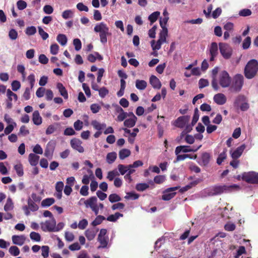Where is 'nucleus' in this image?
Segmentation results:
<instances>
[{
	"label": "nucleus",
	"instance_id": "1",
	"mask_svg": "<svg viewBox=\"0 0 258 258\" xmlns=\"http://www.w3.org/2000/svg\"><path fill=\"white\" fill-rule=\"evenodd\" d=\"M240 189L238 185L234 184L230 185H215L206 190L207 195L209 196H214L221 195L224 192H229Z\"/></svg>",
	"mask_w": 258,
	"mask_h": 258
},
{
	"label": "nucleus",
	"instance_id": "2",
	"mask_svg": "<svg viewBox=\"0 0 258 258\" xmlns=\"http://www.w3.org/2000/svg\"><path fill=\"white\" fill-rule=\"evenodd\" d=\"M258 73V61L256 59H252L249 60L244 69V75L247 79L254 78Z\"/></svg>",
	"mask_w": 258,
	"mask_h": 258
},
{
	"label": "nucleus",
	"instance_id": "3",
	"mask_svg": "<svg viewBox=\"0 0 258 258\" xmlns=\"http://www.w3.org/2000/svg\"><path fill=\"white\" fill-rule=\"evenodd\" d=\"M94 31L96 33H99L100 42L103 44L107 42V36L111 35L109 27L104 22L97 24L94 27Z\"/></svg>",
	"mask_w": 258,
	"mask_h": 258
},
{
	"label": "nucleus",
	"instance_id": "4",
	"mask_svg": "<svg viewBox=\"0 0 258 258\" xmlns=\"http://www.w3.org/2000/svg\"><path fill=\"white\" fill-rule=\"evenodd\" d=\"M243 84V76L241 74H237L233 77L232 81L231 80L229 90L232 92H239L241 91Z\"/></svg>",
	"mask_w": 258,
	"mask_h": 258
},
{
	"label": "nucleus",
	"instance_id": "5",
	"mask_svg": "<svg viewBox=\"0 0 258 258\" xmlns=\"http://www.w3.org/2000/svg\"><path fill=\"white\" fill-rule=\"evenodd\" d=\"M84 200V204L87 208H90L95 215L98 214V206L97 204V198L95 196H93L87 200L81 199L80 202Z\"/></svg>",
	"mask_w": 258,
	"mask_h": 258
},
{
	"label": "nucleus",
	"instance_id": "6",
	"mask_svg": "<svg viewBox=\"0 0 258 258\" xmlns=\"http://www.w3.org/2000/svg\"><path fill=\"white\" fill-rule=\"evenodd\" d=\"M218 81L222 88H229L231 83V78L227 71H222L219 74Z\"/></svg>",
	"mask_w": 258,
	"mask_h": 258
},
{
	"label": "nucleus",
	"instance_id": "7",
	"mask_svg": "<svg viewBox=\"0 0 258 258\" xmlns=\"http://www.w3.org/2000/svg\"><path fill=\"white\" fill-rule=\"evenodd\" d=\"M241 178L242 180L248 183H258V173L254 172H244Z\"/></svg>",
	"mask_w": 258,
	"mask_h": 258
},
{
	"label": "nucleus",
	"instance_id": "8",
	"mask_svg": "<svg viewBox=\"0 0 258 258\" xmlns=\"http://www.w3.org/2000/svg\"><path fill=\"white\" fill-rule=\"evenodd\" d=\"M219 50L222 56L226 59L230 58L232 54L231 47L227 43H219Z\"/></svg>",
	"mask_w": 258,
	"mask_h": 258
},
{
	"label": "nucleus",
	"instance_id": "9",
	"mask_svg": "<svg viewBox=\"0 0 258 258\" xmlns=\"http://www.w3.org/2000/svg\"><path fill=\"white\" fill-rule=\"evenodd\" d=\"M41 229L43 231L53 232L55 230L56 221L54 218L41 223Z\"/></svg>",
	"mask_w": 258,
	"mask_h": 258
},
{
	"label": "nucleus",
	"instance_id": "10",
	"mask_svg": "<svg viewBox=\"0 0 258 258\" xmlns=\"http://www.w3.org/2000/svg\"><path fill=\"white\" fill-rule=\"evenodd\" d=\"M212 159V156L210 153L203 152L198 161V163L202 166H207Z\"/></svg>",
	"mask_w": 258,
	"mask_h": 258
},
{
	"label": "nucleus",
	"instance_id": "11",
	"mask_svg": "<svg viewBox=\"0 0 258 258\" xmlns=\"http://www.w3.org/2000/svg\"><path fill=\"white\" fill-rule=\"evenodd\" d=\"M201 145L197 147H191L189 146H177L175 150V153L176 155L179 154L181 152H183L184 153H187L190 152H196L201 147Z\"/></svg>",
	"mask_w": 258,
	"mask_h": 258
},
{
	"label": "nucleus",
	"instance_id": "12",
	"mask_svg": "<svg viewBox=\"0 0 258 258\" xmlns=\"http://www.w3.org/2000/svg\"><path fill=\"white\" fill-rule=\"evenodd\" d=\"M179 187V186H175L166 189L164 191L163 195L162 196V200L164 201H169L173 198L176 194L173 191L178 189Z\"/></svg>",
	"mask_w": 258,
	"mask_h": 258
},
{
	"label": "nucleus",
	"instance_id": "13",
	"mask_svg": "<svg viewBox=\"0 0 258 258\" xmlns=\"http://www.w3.org/2000/svg\"><path fill=\"white\" fill-rule=\"evenodd\" d=\"M190 116L184 115L178 117L174 122L173 125L178 128H183L185 124L189 121Z\"/></svg>",
	"mask_w": 258,
	"mask_h": 258
},
{
	"label": "nucleus",
	"instance_id": "14",
	"mask_svg": "<svg viewBox=\"0 0 258 258\" xmlns=\"http://www.w3.org/2000/svg\"><path fill=\"white\" fill-rule=\"evenodd\" d=\"M82 141L77 138H74L71 140L70 142V144L71 147L78 151L79 153H83L84 152V149L83 146H82Z\"/></svg>",
	"mask_w": 258,
	"mask_h": 258
},
{
	"label": "nucleus",
	"instance_id": "15",
	"mask_svg": "<svg viewBox=\"0 0 258 258\" xmlns=\"http://www.w3.org/2000/svg\"><path fill=\"white\" fill-rule=\"evenodd\" d=\"M210 61H213L215 60V58L217 57L218 54V45L216 42H212L211 44L210 49Z\"/></svg>",
	"mask_w": 258,
	"mask_h": 258
},
{
	"label": "nucleus",
	"instance_id": "16",
	"mask_svg": "<svg viewBox=\"0 0 258 258\" xmlns=\"http://www.w3.org/2000/svg\"><path fill=\"white\" fill-rule=\"evenodd\" d=\"M219 71V68L218 67H215L212 71V86L215 91H218L219 89V87L217 81L216 80V76Z\"/></svg>",
	"mask_w": 258,
	"mask_h": 258
},
{
	"label": "nucleus",
	"instance_id": "17",
	"mask_svg": "<svg viewBox=\"0 0 258 258\" xmlns=\"http://www.w3.org/2000/svg\"><path fill=\"white\" fill-rule=\"evenodd\" d=\"M54 148V144L51 142H49L46 145V149H45L44 156L49 159L52 158Z\"/></svg>",
	"mask_w": 258,
	"mask_h": 258
},
{
	"label": "nucleus",
	"instance_id": "18",
	"mask_svg": "<svg viewBox=\"0 0 258 258\" xmlns=\"http://www.w3.org/2000/svg\"><path fill=\"white\" fill-rule=\"evenodd\" d=\"M214 101L218 105H223L226 102V97L222 93H218L214 96Z\"/></svg>",
	"mask_w": 258,
	"mask_h": 258
},
{
	"label": "nucleus",
	"instance_id": "19",
	"mask_svg": "<svg viewBox=\"0 0 258 258\" xmlns=\"http://www.w3.org/2000/svg\"><path fill=\"white\" fill-rule=\"evenodd\" d=\"M245 148V145L243 144L237 147L231 154V157L233 159L238 158L242 154Z\"/></svg>",
	"mask_w": 258,
	"mask_h": 258
},
{
	"label": "nucleus",
	"instance_id": "20",
	"mask_svg": "<svg viewBox=\"0 0 258 258\" xmlns=\"http://www.w3.org/2000/svg\"><path fill=\"white\" fill-rule=\"evenodd\" d=\"M150 83L154 89H160L162 86L159 79L154 75L150 77Z\"/></svg>",
	"mask_w": 258,
	"mask_h": 258
},
{
	"label": "nucleus",
	"instance_id": "21",
	"mask_svg": "<svg viewBox=\"0 0 258 258\" xmlns=\"http://www.w3.org/2000/svg\"><path fill=\"white\" fill-rule=\"evenodd\" d=\"M97 231L98 230H96L94 228L88 229L87 230H86L85 235L87 239L89 241H91L95 238Z\"/></svg>",
	"mask_w": 258,
	"mask_h": 258
},
{
	"label": "nucleus",
	"instance_id": "22",
	"mask_svg": "<svg viewBox=\"0 0 258 258\" xmlns=\"http://www.w3.org/2000/svg\"><path fill=\"white\" fill-rule=\"evenodd\" d=\"M13 243L18 245H22L25 241L24 235H13L12 237Z\"/></svg>",
	"mask_w": 258,
	"mask_h": 258
},
{
	"label": "nucleus",
	"instance_id": "23",
	"mask_svg": "<svg viewBox=\"0 0 258 258\" xmlns=\"http://www.w3.org/2000/svg\"><path fill=\"white\" fill-rule=\"evenodd\" d=\"M32 120L34 124L37 125H39L42 123V118L38 111L35 110L33 112Z\"/></svg>",
	"mask_w": 258,
	"mask_h": 258
},
{
	"label": "nucleus",
	"instance_id": "24",
	"mask_svg": "<svg viewBox=\"0 0 258 258\" xmlns=\"http://www.w3.org/2000/svg\"><path fill=\"white\" fill-rule=\"evenodd\" d=\"M56 87L59 91L60 95L65 99H67L68 98V92L63 86V84L61 83H58L56 85Z\"/></svg>",
	"mask_w": 258,
	"mask_h": 258
},
{
	"label": "nucleus",
	"instance_id": "25",
	"mask_svg": "<svg viewBox=\"0 0 258 258\" xmlns=\"http://www.w3.org/2000/svg\"><path fill=\"white\" fill-rule=\"evenodd\" d=\"M134 116V117H130L124 120L123 124L125 126L127 127H132L135 125L137 120V117L136 116Z\"/></svg>",
	"mask_w": 258,
	"mask_h": 258
},
{
	"label": "nucleus",
	"instance_id": "26",
	"mask_svg": "<svg viewBox=\"0 0 258 258\" xmlns=\"http://www.w3.org/2000/svg\"><path fill=\"white\" fill-rule=\"evenodd\" d=\"M29 161L31 165L33 166H36L38 163L39 159V156L35 155L33 153H31L29 155Z\"/></svg>",
	"mask_w": 258,
	"mask_h": 258
},
{
	"label": "nucleus",
	"instance_id": "27",
	"mask_svg": "<svg viewBox=\"0 0 258 258\" xmlns=\"http://www.w3.org/2000/svg\"><path fill=\"white\" fill-rule=\"evenodd\" d=\"M147 86V82L144 80H137L136 81V88L140 90H144Z\"/></svg>",
	"mask_w": 258,
	"mask_h": 258
},
{
	"label": "nucleus",
	"instance_id": "28",
	"mask_svg": "<svg viewBox=\"0 0 258 258\" xmlns=\"http://www.w3.org/2000/svg\"><path fill=\"white\" fill-rule=\"evenodd\" d=\"M91 124L95 129L98 131H101V130L105 128L106 126L105 123H100L96 120H93L91 122Z\"/></svg>",
	"mask_w": 258,
	"mask_h": 258
},
{
	"label": "nucleus",
	"instance_id": "29",
	"mask_svg": "<svg viewBox=\"0 0 258 258\" xmlns=\"http://www.w3.org/2000/svg\"><path fill=\"white\" fill-rule=\"evenodd\" d=\"M164 42H165L159 39L155 43V40H153L151 42V46L152 47L153 50H156L160 49L161 48L162 44Z\"/></svg>",
	"mask_w": 258,
	"mask_h": 258
},
{
	"label": "nucleus",
	"instance_id": "30",
	"mask_svg": "<svg viewBox=\"0 0 258 258\" xmlns=\"http://www.w3.org/2000/svg\"><path fill=\"white\" fill-rule=\"evenodd\" d=\"M160 15V13L159 12L156 11L149 15L148 19L151 23V25H152L154 22H155L157 21Z\"/></svg>",
	"mask_w": 258,
	"mask_h": 258
},
{
	"label": "nucleus",
	"instance_id": "31",
	"mask_svg": "<svg viewBox=\"0 0 258 258\" xmlns=\"http://www.w3.org/2000/svg\"><path fill=\"white\" fill-rule=\"evenodd\" d=\"M56 40L61 45L64 46L67 43V38L64 34H59L57 36Z\"/></svg>",
	"mask_w": 258,
	"mask_h": 258
},
{
	"label": "nucleus",
	"instance_id": "32",
	"mask_svg": "<svg viewBox=\"0 0 258 258\" xmlns=\"http://www.w3.org/2000/svg\"><path fill=\"white\" fill-rule=\"evenodd\" d=\"M131 155V151L128 149H123L119 152V157L121 160L125 159Z\"/></svg>",
	"mask_w": 258,
	"mask_h": 258
},
{
	"label": "nucleus",
	"instance_id": "33",
	"mask_svg": "<svg viewBox=\"0 0 258 258\" xmlns=\"http://www.w3.org/2000/svg\"><path fill=\"white\" fill-rule=\"evenodd\" d=\"M117 157L115 152H111L107 154L106 156V161L108 163L112 164L115 161Z\"/></svg>",
	"mask_w": 258,
	"mask_h": 258
},
{
	"label": "nucleus",
	"instance_id": "34",
	"mask_svg": "<svg viewBox=\"0 0 258 258\" xmlns=\"http://www.w3.org/2000/svg\"><path fill=\"white\" fill-rule=\"evenodd\" d=\"M123 217V214L119 213H115L114 214H112L108 216L106 220L110 222H115L119 217Z\"/></svg>",
	"mask_w": 258,
	"mask_h": 258
},
{
	"label": "nucleus",
	"instance_id": "35",
	"mask_svg": "<svg viewBox=\"0 0 258 258\" xmlns=\"http://www.w3.org/2000/svg\"><path fill=\"white\" fill-rule=\"evenodd\" d=\"M28 207L32 212H35L38 210V206L31 200V198L28 199Z\"/></svg>",
	"mask_w": 258,
	"mask_h": 258
},
{
	"label": "nucleus",
	"instance_id": "36",
	"mask_svg": "<svg viewBox=\"0 0 258 258\" xmlns=\"http://www.w3.org/2000/svg\"><path fill=\"white\" fill-rule=\"evenodd\" d=\"M55 200L52 198H46L41 202V206L43 207H49L54 204Z\"/></svg>",
	"mask_w": 258,
	"mask_h": 258
},
{
	"label": "nucleus",
	"instance_id": "37",
	"mask_svg": "<svg viewBox=\"0 0 258 258\" xmlns=\"http://www.w3.org/2000/svg\"><path fill=\"white\" fill-rule=\"evenodd\" d=\"M226 152L227 149H224L223 151L219 155L217 159V163L218 165L221 164L222 162L226 158Z\"/></svg>",
	"mask_w": 258,
	"mask_h": 258
},
{
	"label": "nucleus",
	"instance_id": "38",
	"mask_svg": "<svg viewBox=\"0 0 258 258\" xmlns=\"http://www.w3.org/2000/svg\"><path fill=\"white\" fill-rule=\"evenodd\" d=\"M119 175V173L116 170H113L112 171H109L107 174V178L109 181H112L113 179L114 180L116 176H117Z\"/></svg>",
	"mask_w": 258,
	"mask_h": 258
},
{
	"label": "nucleus",
	"instance_id": "39",
	"mask_svg": "<svg viewBox=\"0 0 258 258\" xmlns=\"http://www.w3.org/2000/svg\"><path fill=\"white\" fill-rule=\"evenodd\" d=\"M108 200L110 202H111V203H113L120 201L121 199L117 194H112L109 196Z\"/></svg>",
	"mask_w": 258,
	"mask_h": 258
},
{
	"label": "nucleus",
	"instance_id": "40",
	"mask_svg": "<svg viewBox=\"0 0 258 258\" xmlns=\"http://www.w3.org/2000/svg\"><path fill=\"white\" fill-rule=\"evenodd\" d=\"M95 219L92 222L91 225L93 226H96L100 224L103 220L105 219V218L102 215H96Z\"/></svg>",
	"mask_w": 258,
	"mask_h": 258
},
{
	"label": "nucleus",
	"instance_id": "41",
	"mask_svg": "<svg viewBox=\"0 0 258 258\" xmlns=\"http://www.w3.org/2000/svg\"><path fill=\"white\" fill-rule=\"evenodd\" d=\"M120 174L122 175H124L128 170L129 165H124L123 164H119L117 166Z\"/></svg>",
	"mask_w": 258,
	"mask_h": 258
},
{
	"label": "nucleus",
	"instance_id": "42",
	"mask_svg": "<svg viewBox=\"0 0 258 258\" xmlns=\"http://www.w3.org/2000/svg\"><path fill=\"white\" fill-rule=\"evenodd\" d=\"M162 30L159 34V39L166 42V37L168 34V29L167 28H162Z\"/></svg>",
	"mask_w": 258,
	"mask_h": 258
},
{
	"label": "nucleus",
	"instance_id": "43",
	"mask_svg": "<svg viewBox=\"0 0 258 258\" xmlns=\"http://www.w3.org/2000/svg\"><path fill=\"white\" fill-rule=\"evenodd\" d=\"M13 208V203L12 199L9 198L7 202L4 206V210L5 211H9L12 210Z\"/></svg>",
	"mask_w": 258,
	"mask_h": 258
},
{
	"label": "nucleus",
	"instance_id": "44",
	"mask_svg": "<svg viewBox=\"0 0 258 258\" xmlns=\"http://www.w3.org/2000/svg\"><path fill=\"white\" fill-rule=\"evenodd\" d=\"M149 185L146 183H138L136 185V188L138 191H143L148 188Z\"/></svg>",
	"mask_w": 258,
	"mask_h": 258
},
{
	"label": "nucleus",
	"instance_id": "45",
	"mask_svg": "<svg viewBox=\"0 0 258 258\" xmlns=\"http://www.w3.org/2000/svg\"><path fill=\"white\" fill-rule=\"evenodd\" d=\"M14 169L16 170L19 176H22L24 174L23 168L21 164H18L14 166Z\"/></svg>",
	"mask_w": 258,
	"mask_h": 258
},
{
	"label": "nucleus",
	"instance_id": "46",
	"mask_svg": "<svg viewBox=\"0 0 258 258\" xmlns=\"http://www.w3.org/2000/svg\"><path fill=\"white\" fill-rule=\"evenodd\" d=\"M30 237L31 240L39 242L41 240V236L39 233L36 232H31L30 234Z\"/></svg>",
	"mask_w": 258,
	"mask_h": 258
},
{
	"label": "nucleus",
	"instance_id": "47",
	"mask_svg": "<svg viewBox=\"0 0 258 258\" xmlns=\"http://www.w3.org/2000/svg\"><path fill=\"white\" fill-rule=\"evenodd\" d=\"M199 118V110L197 108H195L194 110V114L192 117V121H191V125L192 126L195 125L197 121H198Z\"/></svg>",
	"mask_w": 258,
	"mask_h": 258
},
{
	"label": "nucleus",
	"instance_id": "48",
	"mask_svg": "<svg viewBox=\"0 0 258 258\" xmlns=\"http://www.w3.org/2000/svg\"><path fill=\"white\" fill-rule=\"evenodd\" d=\"M88 172H89L90 173V175H84L83 177V179H82V182L83 184H85L86 185H87V184H89V182H90V176H93V172L91 170H88Z\"/></svg>",
	"mask_w": 258,
	"mask_h": 258
},
{
	"label": "nucleus",
	"instance_id": "49",
	"mask_svg": "<svg viewBox=\"0 0 258 258\" xmlns=\"http://www.w3.org/2000/svg\"><path fill=\"white\" fill-rule=\"evenodd\" d=\"M9 252L13 256H17L20 253V250L16 246H12L9 248Z\"/></svg>",
	"mask_w": 258,
	"mask_h": 258
},
{
	"label": "nucleus",
	"instance_id": "50",
	"mask_svg": "<svg viewBox=\"0 0 258 258\" xmlns=\"http://www.w3.org/2000/svg\"><path fill=\"white\" fill-rule=\"evenodd\" d=\"M25 33L27 35L31 36L34 35L36 33V29L34 26L28 27L25 30Z\"/></svg>",
	"mask_w": 258,
	"mask_h": 258
},
{
	"label": "nucleus",
	"instance_id": "51",
	"mask_svg": "<svg viewBox=\"0 0 258 258\" xmlns=\"http://www.w3.org/2000/svg\"><path fill=\"white\" fill-rule=\"evenodd\" d=\"M73 44L76 51L80 50L82 48V43L81 40L78 38H75L73 40Z\"/></svg>",
	"mask_w": 258,
	"mask_h": 258
},
{
	"label": "nucleus",
	"instance_id": "52",
	"mask_svg": "<svg viewBox=\"0 0 258 258\" xmlns=\"http://www.w3.org/2000/svg\"><path fill=\"white\" fill-rule=\"evenodd\" d=\"M99 95L101 98H104L108 93V90L105 87H103L99 89Z\"/></svg>",
	"mask_w": 258,
	"mask_h": 258
},
{
	"label": "nucleus",
	"instance_id": "53",
	"mask_svg": "<svg viewBox=\"0 0 258 258\" xmlns=\"http://www.w3.org/2000/svg\"><path fill=\"white\" fill-rule=\"evenodd\" d=\"M42 255L44 258H46L49 255V247L48 246L44 245L41 247Z\"/></svg>",
	"mask_w": 258,
	"mask_h": 258
},
{
	"label": "nucleus",
	"instance_id": "54",
	"mask_svg": "<svg viewBox=\"0 0 258 258\" xmlns=\"http://www.w3.org/2000/svg\"><path fill=\"white\" fill-rule=\"evenodd\" d=\"M38 33H39V35L41 36L42 39L44 40L47 39L49 37L48 33H46V32H45L43 30V29L40 26H39L38 27Z\"/></svg>",
	"mask_w": 258,
	"mask_h": 258
},
{
	"label": "nucleus",
	"instance_id": "55",
	"mask_svg": "<svg viewBox=\"0 0 258 258\" xmlns=\"http://www.w3.org/2000/svg\"><path fill=\"white\" fill-rule=\"evenodd\" d=\"M9 36L12 40H16L18 37V32L14 29H12L9 32Z\"/></svg>",
	"mask_w": 258,
	"mask_h": 258
},
{
	"label": "nucleus",
	"instance_id": "56",
	"mask_svg": "<svg viewBox=\"0 0 258 258\" xmlns=\"http://www.w3.org/2000/svg\"><path fill=\"white\" fill-rule=\"evenodd\" d=\"M7 95L9 100L12 101V97H14L15 101L18 100V96L16 94L13 93L10 89H8L7 91Z\"/></svg>",
	"mask_w": 258,
	"mask_h": 258
},
{
	"label": "nucleus",
	"instance_id": "57",
	"mask_svg": "<svg viewBox=\"0 0 258 258\" xmlns=\"http://www.w3.org/2000/svg\"><path fill=\"white\" fill-rule=\"evenodd\" d=\"M251 44V38L250 37L247 36L243 41L242 43V48L244 49H246L249 47Z\"/></svg>",
	"mask_w": 258,
	"mask_h": 258
},
{
	"label": "nucleus",
	"instance_id": "58",
	"mask_svg": "<svg viewBox=\"0 0 258 258\" xmlns=\"http://www.w3.org/2000/svg\"><path fill=\"white\" fill-rule=\"evenodd\" d=\"M139 195L137 194L130 192L126 194V195L124 197L125 199H133V200H137L139 198Z\"/></svg>",
	"mask_w": 258,
	"mask_h": 258
},
{
	"label": "nucleus",
	"instance_id": "59",
	"mask_svg": "<svg viewBox=\"0 0 258 258\" xmlns=\"http://www.w3.org/2000/svg\"><path fill=\"white\" fill-rule=\"evenodd\" d=\"M252 12L250 10L248 9H244L241 10L239 12V15L242 17L249 16L251 14Z\"/></svg>",
	"mask_w": 258,
	"mask_h": 258
},
{
	"label": "nucleus",
	"instance_id": "60",
	"mask_svg": "<svg viewBox=\"0 0 258 258\" xmlns=\"http://www.w3.org/2000/svg\"><path fill=\"white\" fill-rule=\"evenodd\" d=\"M27 3L23 0H19L17 2V8L20 10H23L27 7Z\"/></svg>",
	"mask_w": 258,
	"mask_h": 258
},
{
	"label": "nucleus",
	"instance_id": "61",
	"mask_svg": "<svg viewBox=\"0 0 258 258\" xmlns=\"http://www.w3.org/2000/svg\"><path fill=\"white\" fill-rule=\"evenodd\" d=\"M165 180L164 175H157L154 178V182L157 184H161Z\"/></svg>",
	"mask_w": 258,
	"mask_h": 258
},
{
	"label": "nucleus",
	"instance_id": "62",
	"mask_svg": "<svg viewBox=\"0 0 258 258\" xmlns=\"http://www.w3.org/2000/svg\"><path fill=\"white\" fill-rule=\"evenodd\" d=\"M209 81L207 79H201L199 81V87L200 89L206 87L209 85Z\"/></svg>",
	"mask_w": 258,
	"mask_h": 258
},
{
	"label": "nucleus",
	"instance_id": "63",
	"mask_svg": "<svg viewBox=\"0 0 258 258\" xmlns=\"http://www.w3.org/2000/svg\"><path fill=\"white\" fill-rule=\"evenodd\" d=\"M246 252L245 248L243 246H240L236 251V254L234 256L235 258H239V256Z\"/></svg>",
	"mask_w": 258,
	"mask_h": 258
},
{
	"label": "nucleus",
	"instance_id": "64",
	"mask_svg": "<svg viewBox=\"0 0 258 258\" xmlns=\"http://www.w3.org/2000/svg\"><path fill=\"white\" fill-rule=\"evenodd\" d=\"M56 128L57 127L55 124L49 125L46 130V134L48 135L53 133L56 130Z\"/></svg>",
	"mask_w": 258,
	"mask_h": 258
}]
</instances>
